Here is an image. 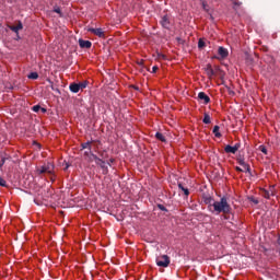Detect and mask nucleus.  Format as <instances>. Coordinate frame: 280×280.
Masks as SVG:
<instances>
[{
    "label": "nucleus",
    "instance_id": "aec40b11",
    "mask_svg": "<svg viewBox=\"0 0 280 280\" xmlns=\"http://www.w3.org/2000/svg\"><path fill=\"white\" fill-rule=\"evenodd\" d=\"M28 80H38V72H31L27 75Z\"/></svg>",
    "mask_w": 280,
    "mask_h": 280
},
{
    "label": "nucleus",
    "instance_id": "cd10ccee",
    "mask_svg": "<svg viewBox=\"0 0 280 280\" xmlns=\"http://www.w3.org/2000/svg\"><path fill=\"white\" fill-rule=\"evenodd\" d=\"M32 110H33L34 113H38V110H40V105H34V106L32 107Z\"/></svg>",
    "mask_w": 280,
    "mask_h": 280
},
{
    "label": "nucleus",
    "instance_id": "4468645a",
    "mask_svg": "<svg viewBox=\"0 0 280 280\" xmlns=\"http://www.w3.org/2000/svg\"><path fill=\"white\" fill-rule=\"evenodd\" d=\"M71 93H80V85L79 83H71L69 86Z\"/></svg>",
    "mask_w": 280,
    "mask_h": 280
},
{
    "label": "nucleus",
    "instance_id": "bb28decb",
    "mask_svg": "<svg viewBox=\"0 0 280 280\" xmlns=\"http://www.w3.org/2000/svg\"><path fill=\"white\" fill-rule=\"evenodd\" d=\"M233 5H235L236 8H240V5H242V2L240 0H231Z\"/></svg>",
    "mask_w": 280,
    "mask_h": 280
},
{
    "label": "nucleus",
    "instance_id": "c9c22d12",
    "mask_svg": "<svg viewBox=\"0 0 280 280\" xmlns=\"http://www.w3.org/2000/svg\"><path fill=\"white\" fill-rule=\"evenodd\" d=\"M3 165H5V158L1 159L0 168L3 167Z\"/></svg>",
    "mask_w": 280,
    "mask_h": 280
},
{
    "label": "nucleus",
    "instance_id": "58836bf2",
    "mask_svg": "<svg viewBox=\"0 0 280 280\" xmlns=\"http://www.w3.org/2000/svg\"><path fill=\"white\" fill-rule=\"evenodd\" d=\"M110 163H115V159H110L109 162L107 163V165L110 166Z\"/></svg>",
    "mask_w": 280,
    "mask_h": 280
},
{
    "label": "nucleus",
    "instance_id": "72a5a7b5",
    "mask_svg": "<svg viewBox=\"0 0 280 280\" xmlns=\"http://www.w3.org/2000/svg\"><path fill=\"white\" fill-rule=\"evenodd\" d=\"M156 71H159V66H153L152 67V73H156Z\"/></svg>",
    "mask_w": 280,
    "mask_h": 280
},
{
    "label": "nucleus",
    "instance_id": "f3484780",
    "mask_svg": "<svg viewBox=\"0 0 280 280\" xmlns=\"http://www.w3.org/2000/svg\"><path fill=\"white\" fill-rule=\"evenodd\" d=\"M155 138L158 139V141H162V143H165L166 141L165 136H163V133L161 132H156Z\"/></svg>",
    "mask_w": 280,
    "mask_h": 280
},
{
    "label": "nucleus",
    "instance_id": "4c0bfd02",
    "mask_svg": "<svg viewBox=\"0 0 280 280\" xmlns=\"http://www.w3.org/2000/svg\"><path fill=\"white\" fill-rule=\"evenodd\" d=\"M235 170H236V172H244V170H242V167H240V166H236Z\"/></svg>",
    "mask_w": 280,
    "mask_h": 280
},
{
    "label": "nucleus",
    "instance_id": "e433bc0d",
    "mask_svg": "<svg viewBox=\"0 0 280 280\" xmlns=\"http://www.w3.org/2000/svg\"><path fill=\"white\" fill-rule=\"evenodd\" d=\"M48 82L51 84V90L55 91V89H54V82H51V80H48ZM56 91H58V89H56Z\"/></svg>",
    "mask_w": 280,
    "mask_h": 280
},
{
    "label": "nucleus",
    "instance_id": "9b49d317",
    "mask_svg": "<svg viewBox=\"0 0 280 280\" xmlns=\"http://www.w3.org/2000/svg\"><path fill=\"white\" fill-rule=\"evenodd\" d=\"M218 54L219 56H221V58H229V49L220 46L218 49Z\"/></svg>",
    "mask_w": 280,
    "mask_h": 280
},
{
    "label": "nucleus",
    "instance_id": "c756f323",
    "mask_svg": "<svg viewBox=\"0 0 280 280\" xmlns=\"http://www.w3.org/2000/svg\"><path fill=\"white\" fill-rule=\"evenodd\" d=\"M202 8L206 12H209V4H207V2H202Z\"/></svg>",
    "mask_w": 280,
    "mask_h": 280
},
{
    "label": "nucleus",
    "instance_id": "473e14b6",
    "mask_svg": "<svg viewBox=\"0 0 280 280\" xmlns=\"http://www.w3.org/2000/svg\"><path fill=\"white\" fill-rule=\"evenodd\" d=\"M228 93L231 96L235 95V91L231 90V88H228Z\"/></svg>",
    "mask_w": 280,
    "mask_h": 280
},
{
    "label": "nucleus",
    "instance_id": "7c9ffc66",
    "mask_svg": "<svg viewBox=\"0 0 280 280\" xmlns=\"http://www.w3.org/2000/svg\"><path fill=\"white\" fill-rule=\"evenodd\" d=\"M158 209H160V211H167V208L161 203L158 205Z\"/></svg>",
    "mask_w": 280,
    "mask_h": 280
},
{
    "label": "nucleus",
    "instance_id": "a19ab883",
    "mask_svg": "<svg viewBox=\"0 0 280 280\" xmlns=\"http://www.w3.org/2000/svg\"><path fill=\"white\" fill-rule=\"evenodd\" d=\"M42 113H47V109L44 107H40Z\"/></svg>",
    "mask_w": 280,
    "mask_h": 280
},
{
    "label": "nucleus",
    "instance_id": "423d86ee",
    "mask_svg": "<svg viewBox=\"0 0 280 280\" xmlns=\"http://www.w3.org/2000/svg\"><path fill=\"white\" fill-rule=\"evenodd\" d=\"M202 200L205 205H208L209 211H213V203L215 202V200H213L211 196H203Z\"/></svg>",
    "mask_w": 280,
    "mask_h": 280
},
{
    "label": "nucleus",
    "instance_id": "37998d69",
    "mask_svg": "<svg viewBox=\"0 0 280 280\" xmlns=\"http://www.w3.org/2000/svg\"><path fill=\"white\" fill-rule=\"evenodd\" d=\"M255 205H259V201L258 200H254Z\"/></svg>",
    "mask_w": 280,
    "mask_h": 280
},
{
    "label": "nucleus",
    "instance_id": "1a4fd4ad",
    "mask_svg": "<svg viewBox=\"0 0 280 280\" xmlns=\"http://www.w3.org/2000/svg\"><path fill=\"white\" fill-rule=\"evenodd\" d=\"M96 165H100L104 175L108 174V166H106V162L104 160L101 159L98 162H96Z\"/></svg>",
    "mask_w": 280,
    "mask_h": 280
},
{
    "label": "nucleus",
    "instance_id": "6e6552de",
    "mask_svg": "<svg viewBox=\"0 0 280 280\" xmlns=\"http://www.w3.org/2000/svg\"><path fill=\"white\" fill-rule=\"evenodd\" d=\"M237 163H238V165H241L242 167H247V173L249 174V176H253V173L250 172V165L247 164V163L244 161V159L238 158V159H237Z\"/></svg>",
    "mask_w": 280,
    "mask_h": 280
},
{
    "label": "nucleus",
    "instance_id": "412c9836",
    "mask_svg": "<svg viewBox=\"0 0 280 280\" xmlns=\"http://www.w3.org/2000/svg\"><path fill=\"white\" fill-rule=\"evenodd\" d=\"M86 86H89V82L88 81H83V82L79 83L80 91H83V89H86Z\"/></svg>",
    "mask_w": 280,
    "mask_h": 280
},
{
    "label": "nucleus",
    "instance_id": "c03bdc74",
    "mask_svg": "<svg viewBox=\"0 0 280 280\" xmlns=\"http://www.w3.org/2000/svg\"><path fill=\"white\" fill-rule=\"evenodd\" d=\"M245 172H248V167H244Z\"/></svg>",
    "mask_w": 280,
    "mask_h": 280
},
{
    "label": "nucleus",
    "instance_id": "2eb2a0df",
    "mask_svg": "<svg viewBox=\"0 0 280 280\" xmlns=\"http://www.w3.org/2000/svg\"><path fill=\"white\" fill-rule=\"evenodd\" d=\"M224 152L226 154H235L237 151H235V147H231L230 144L225 145Z\"/></svg>",
    "mask_w": 280,
    "mask_h": 280
},
{
    "label": "nucleus",
    "instance_id": "dca6fc26",
    "mask_svg": "<svg viewBox=\"0 0 280 280\" xmlns=\"http://www.w3.org/2000/svg\"><path fill=\"white\" fill-rule=\"evenodd\" d=\"M214 137H217V139H220L222 137V133H220V126H214L213 130H212Z\"/></svg>",
    "mask_w": 280,
    "mask_h": 280
},
{
    "label": "nucleus",
    "instance_id": "2f4dec72",
    "mask_svg": "<svg viewBox=\"0 0 280 280\" xmlns=\"http://www.w3.org/2000/svg\"><path fill=\"white\" fill-rule=\"evenodd\" d=\"M91 154H93V152H91V150L84 152V156H88V159L91 158Z\"/></svg>",
    "mask_w": 280,
    "mask_h": 280
},
{
    "label": "nucleus",
    "instance_id": "4be33fe9",
    "mask_svg": "<svg viewBox=\"0 0 280 280\" xmlns=\"http://www.w3.org/2000/svg\"><path fill=\"white\" fill-rule=\"evenodd\" d=\"M198 47H199V49H203V47H207V44L205 43V39L200 38L198 40Z\"/></svg>",
    "mask_w": 280,
    "mask_h": 280
},
{
    "label": "nucleus",
    "instance_id": "f257e3e1",
    "mask_svg": "<svg viewBox=\"0 0 280 280\" xmlns=\"http://www.w3.org/2000/svg\"><path fill=\"white\" fill-rule=\"evenodd\" d=\"M232 208L229 203V199L226 197H222L220 201H214L211 212L215 213L217 215H220V213H224L228 215L231 213Z\"/></svg>",
    "mask_w": 280,
    "mask_h": 280
},
{
    "label": "nucleus",
    "instance_id": "20e7f679",
    "mask_svg": "<svg viewBox=\"0 0 280 280\" xmlns=\"http://www.w3.org/2000/svg\"><path fill=\"white\" fill-rule=\"evenodd\" d=\"M160 25L164 27V30H170L172 27V22L170 21V15H163L160 21Z\"/></svg>",
    "mask_w": 280,
    "mask_h": 280
},
{
    "label": "nucleus",
    "instance_id": "c85d7f7f",
    "mask_svg": "<svg viewBox=\"0 0 280 280\" xmlns=\"http://www.w3.org/2000/svg\"><path fill=\"white\" fill-rule=\"evenodd\" d=\"M158 58L160 60H166L167 59V57L165 55L161 54V52L158 54Z\"/></svg>",
    "mask_w": 280,
    "mask_h": 280
},
{
    "label": "nucleus",
    "instance_id": "f03ea898",
    "mask_svg": "<svg viewBox=\"0 0 280 280\" xmlns=\"http://www.w3.org/2000/svg\"><path fill=\"white\" fill-rule=\"evenodd\" d=\"M54 164L48 163L47 165L40 166L39 168H37L38 174H49L50 176V180H56V176H54Z\"/></svg>",
    "mask_w": 280,
    "mask_h": 280
},
{
    "label": "nucleus",
    "instance_id": "ea45409f",
    "mask_svg": "<svg viewBox=\"0 0 280 280\" xmlns=\"http://www.w3.org/2000/svg\"><path fill=\"white\" fill-rule=\"evenodd\" d=\"M55 12H56L57 14H60V8L55 9Z\"/></svg>",
    "mask_w": 280,
    "mask_h": 280
},
{
    "label": "nucleus",
    "instance_id": "0eeeda50",
    "mask_svg": "<svg viewBox=\"0 0 280 280\" xmlns=\"http://www.w3.org/2000/svg\"><path fill=\"white\" fill-rule=\"evenodd\" d=\"M92 45L93 44L90 40H84V39L79 40V47H81V49H91Z\"/></svg>",
    "mask_w": 280,
    "mask_h": 280
},
{
    "label": "nucleus",
    "instance_id": "7ed1b4c3",
    "mask_svg": "<svg viewBox=\"0 0 280 280\" xmlns=\"http://www.w3.org/2000/svg\"><path fill=\"white\" fill-rule=\"evenodd\" d=\"M156 266L160 268H167L170 266V256L167 255H162L156 258Z\"/></svg>",
    "mask_w": 280,
    "mask_h": 280
},
{
    "label": "nucleus",
    "instance_id": "b1692460",
    "mask_svg": "<svg viewBox=\"0 0 280 280\" xmlns=\"http://www.w3.org/2000/svg\"><path fill=\"white\" fill-rule=\"evenodd\" d=\"M178 187L182 189V191H184L185 196H189V189L183 187V184H178Z\"/></svg>",
    "mask_w": 280,
    "mask_h": 280
},
{
    "label": "nucleus",
    "instance_id": "f8f14e48",
    "mask_svg": "<svg viewBox=\"0 0 280 280\" xmlns=\"http://www.w3.org/2000/svg\"><path fill=\"white\" fill-rule=\"evenodd\" d=\"M198 97L203 101V104H209V102H211V98L205 92H199Z\"/></svg>",
    "mask_w": 280,
    "mask_h": 280
},
{
    "label": "nucleus",
    "instance_id": "79ce46f5",
    "mask_svg": "<svg viewBox=\"0 0 280 280\" xmlns=\"http://www.w3.org/2000/svg\"><path fill=\"white\" fill-rule=\"evenodd\" d=\"M265 198H270V194L267 192V194L265 195Z\"/></svg>",
    "mask_w": 280,
    "mask_h": 280
},
{
    "label": "nucleus",
    "instance_id": "5701e85b",
    "mask_svg": "<svg viewBox=\"0 0 280 280\" xmlns=\"http://www.w3.org/2000/svg\"><path fill=\"white\" fill-rule=\"evenodd\" d=\"M81 147H82V150H91V142L88 141L85 143H82Z\"/></svg>",
    "mask_w": 280,
    "mask_h": 280
},
{
    "label": "nucleus",
    "instance_id": "f704fd0d",
    "mask_svg": "<svg viewBox=\"0 0 280 280\" xmlns=\"http://www.w3.org/2000/svg\"><path fill=\"white\" fill-rule=\"evenodd\" d=\"M240 148H242V144L241 143H236L235 145H234V150L237 152V150H240Z\"/></svg>",
    "mask_w": 280,
    "mask_h": 280
},
{
    "label": "nucleus",
    "instance_id": "39448f33",
    "mask_svg": "<svg viewBox=\"0 0 280 280\" xmlns=\"http://www.w3.org/2000/svg\"><path fill=\"white\" fill-rule=\"evenodd\" d=\"M88 32L94 34L95 36H98V38H106V34L102 28H89Z\"/></svg>",
    "mask_w": 280,
    "mask_h": 280
},
{
    "label": "nucleus",
    "instance_id": "9d476101",
    "mask_svg": "<svg viewBox=\"0 0 280 280\" xmlns=\"http://www.w3.org/2000/svg\"><path fill=\"white\" fill-rule=\"evenodd\" d=\"M206 73L210 80L211 78H213V75H215V70H213V68L211 67V63H208L206 66Z\"/></svg>",
    "mask_w": 280,
    "mask_h": 280
},
{
    "label": "nucleus",
    "instance_id": "6ab92c4d",
    "mask_svg": "<svg viewBox=\"0 0 280 280\" xmlns=\"http://www.w3.org/2000/svg\"><path fill=\"white\" fill-rule=\"evenodd\" d=\"M102 159H100L97 155H95L94 153H91L89 161H95V163L100 162Z\"/></svg>",
    "mask_w": 280,
    "mask_h": 280
},
{
    "label": "nucleus",
    "instance_id": "ddd939ff",
    "mask_svg": "<svg viewBox=\"0 0 280 280\" xmlns=\"http://www.w3.org/2000/svg\"><path fill=\"white\" fill-rule=\"evenodd\" d=\"M9 30H11V32H14V34H19V31L23 30V23L19 22L15 26H9Z\"/></svg>",
    "mask_w": 280,
    "mask_h": 280
},
{
    "label": "nucleus",
    "instance_id": "a878e982",
    "mask_svg": "<svg viewBox=\"0 0 280 280\" xmlns=\"http://www.w3.org/2000/svg\"><path fill=\"white\" fill-rule=\"evenodd\" d=\"M0 187H8V182H5V179L2 177H0Z\"/></svg>",
    "mask_w": 280,
    "mask_h": 280
},
{
    "label": "nucleus",
    "instance_id": "a211bd4d",
    "mask_svg": "<svg viewBox=\"0 0 280 280\" xmlns=\"http://www.w3.org/2000/svg\"><path fill=\"white\" fill-rule=\"evenodd\" d=\"M202 121L203 124H211V116L208 113H205Z\"/></svg>",
    "mask_w": 280,
    "mask_h": 280
},
{
    "label": "nucleus",
    "instance_id": "393cba45",
    "mask_svg": "<svg viewBox=\"0 0 280 280\" xmlns=\"http://www.w3.org/2000/svg\"><path fill=\"white\" fill-rule=\"evenodd\" d=\"M258 149L260 150V152H262V154H268V149H266L265 145H259Z\"/></svg>",
    "mask_w": 280,
    "mask_h": 280
}]
</instances>
